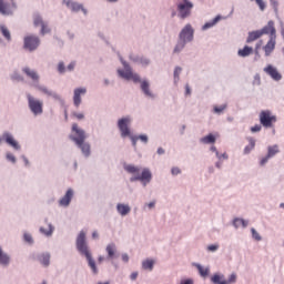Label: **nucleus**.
Instances as JSON below:
<instances>
[{"label":"nucleus","mask_w":284,"mask_h":284,"mask_svg":"<svg viewBox=\"0 0 284 284\" xmlns=\"http://www.w3.org/2000/svg\"><path fill=\"white\" fill-rule=\"evenodd\" d=\"M77 248L78 251L85 255L89 266L91 267L93 274H99V270L97 268V263L92 258V254L88 248V243H85V232L81 231L77 237Z\"/></svg>","instance_id":"f257e3e1"},{"label":"nucleus","mask_w":284,"mask_h":284,"mask_svg":"<svg viewBox=\"0 0 284 284\" xmlns=\"http://www.w3.org/2000/svg\"><path fill=\"white\" fill-rule=\"evenodd\" d=\"M72 132H74L77 136H71V141H74L84 156H90V144L85 143V131L79 129V124L73 123Z\"/></svg>","instance_id":"f03ea898"},{"label":"nucleus","mask_w":284,"mask_h":284,"mask_svg":"<svg viewBox=\"0 0 284 284\" xmlns=\"http://www.w3.org/2000/svg\"><path fill=\"white\" fill-rule=\"evenodd\" d=\"M276 115L272 113L270 110H264L260 112V123L263 128H274V123H276Z\"/></svg>","instance_id":"7ed1b4c3"},{"label":"nucleus","mask_w":284,"mask_h":284,"mask_svg":"<svg viewBox=\"0 0 284 284\" xmlns=\"http://www.w3.org/2000/svg\"><path fill=\"white\" fill-rule=\"evenodd\" d=\"M194 4L189 0H178V11L180 12V17L182 19H187L190 14H192V9Z\"/></svg>","instance_id":"20e7f679"},{"label":"nucleus","mask_w":284,"mask_h":284,"mask_svg":"<svg viewBox=\"0 0 284 284\" xmlns=\"http://www.w3.org/2000/svg\"><path fill=\"white\" fill-rule=\"evenodd\" d=\"M29 108L31 112L37 116L38 114H43V102L41 100L34 99L32 95L27 97Z\"/></svg>","instance_id":"39448f33"},{"label":"nucleus","mask_w":284,"mask_h":284,"mask_svg":"<svg viewBox=\"0 0 284 284\" xmlns=\"http://www.w3.org/2000/svg\"><path fill=\"white\" fill-rule=\"evenodd\" d=\"M118 74L126 81H133V83H141V77L138 73L132 72L130 67H125V70H118Z\"/></svg>","instance_id":"423d86ee"},{"label":"nucleus","mask_w":284,"mask_h":284,"mask_svg":"<svg viewBox=\"0 0 284 284\" xmlns=\"http://www.w3.org/2000/svg\"><path fill=\"white\" fill-rule=\"evenodd\" d=\"M41 40L37 36H28L24 38V49L34 52L39 48Z\"/></svg>","instance_id":"0eeeda50"},{"label":"nucleus","mask_w":284,"mask_h":284,"mask_svg":"<svg viewBox=\"0 0 284 284\" xmlns=\"http://www.w3.org/2000/svg\"><path fill=\"white\" fill-rule=\"evenodd\" d=\"M130 123H132V120L128 116L118 121V128L123 139H125V136H130Z\"/></svg>","instance_id":"6e6552de"},{"label":"nucleus","mask_w":284,"mask_h":284,"mask_svg":"<svg viewBox=\"0 0 284 284\" xmlns=\"http://www.w3.org/2000/svg\"><path fill=\"white\" fill-rule=\"evenodd\" d=\"M33 26L34 28H41L40 34H50V27H48V22H44L43 18L40 14L33 16Z\"/></svg>","instance_id":"1a4fd4ad"},{"label":"nucleus","mask_w":284,"mask_h":284,"mask_svg":"<svg viewBox=\"0 0 284 284\" xmlns=\"http://www.w3.org/2000/svg\"><path fill=\"white\" fill-rule=\"evenodd\" d=\"M192 39H194V29L192 28V24H186L180 32V41L187 43L192 41Z\"/></svg>","instance_id":"9d476101"},{"label":"nucleus","mask_w":284,"mask_h":284,"mask_svg":"<svg viewBox=\"0 0 284 284\" xmlns=\"http://www.w3.org/2000/svg\"><path fill=\"white\" fill-rule=\"evenodd\" d=\"M214 284H233L236 283V274L232 273L229 280H223V275L215 274L211 278Z\"/></svg>","instance_id":"9b49d317"},{"label":"nucleus","mask_w":284,"mask_h":284,"mask_svg":"<svg viewBox=\"0 0 284 284\" xmlns=\"http://www.w3.org/2000/svg\"><path fill=\"white\" fill-rule=\"evenodd\" d=\"M264 72L273 79V81H281L283 79V75L281 72H278V69H276L274 65L268 64L264 68Z\"/></svg>","instance_id":"f8f14e48"},{"label":"nucleus","mask_w":284,"mask_h":284,"mask_svg":"<svg viewBox=\"0 0 284 284\" xmlns=\"http://www.w3.org/2000/svg\"><path fill=\"white\" fill-rule=\"evenodd\" d=\"M130 181L131 183H134V181H142V182L150 183V181H152V173L150 172V170L144 169L141 175L133 176L130 179Z\"/></svg>","instance_id":"ddd939ff"},{"label":"nucleus","mask_w":284,"mask_h":284,"mask_svg":"<svg viewBox=\"0 0 284 284\" xmlns=\"http://www.w3.org/2000/svg\"><path fill=\"white\" fill-rule=\"evenodd\" d=\"M2 139L6 141V143H8V145L13 148V150H21V145H19V142L14 140V136H12V134L4 132L2 134Z\"/></svg>","instance_id":"4468645a"},{"label":"nucleus","mask_w":284,"mask_h":284,"mask_svg":"<svg viewBox=\"0 0 284 284\" xmlns=\"http://www.w3.org/2000/svg\"><path fill=\"white\" fill-rule=\"evenodd\" d=\"M260 32L263 34H270V37H274L276 39V28H274V21H268L267 24L260 30Z\"/></svg>","instance_id":"2eb2a0df"},{"label":"nucleus","mask_w":284,"mask_h":284,"mask_svg":"<svg viewBox=\"0 0 284 284\" xmlns=\"http://www.w3.org/2000/svg\"><path fill=\"white\" fill-rule=\"evenodd\" d=\"M276 49V38L270 37V40L263 47V50L265 52V57H270L272 52Z\"/></svg>","instance_id":"dca6fc26"},{"label":"nucleus","mask_w":284,"mask_h":284,"mask_svg":"<svg viewBox=\"0 0 284 284\" xmlns=\"http://www.w3.org/2000/svg\"><path fill=\"white\" fill-rule=\"evenodd\" d=\"M72 196H74V191L72 189H69L65 193V195L59 201V205L62 207H68L72 201Z\"/></svg>","instance_id":"f3484780"},{"label":"nucleus","mask_w":284,"mask_h":284,"mask_svg":"<svg viewBox=\"0 0 284 284\" xmlns=\"http://www.w3.org/2000/svg\"><path fill=\"white\" fill-rule=\"evenodd\" d=\"M88 90L85 88H78L74 90V95H73V104L75 108H79L81 105V94H85Z\"/></svg>","instance_id":"a211bd4d"},{"label":"nucleus","mask_w":284,"mask_h":284,"mask_svg":"<svg viewBox=\"0 0 284 284\" xmlns=\"http://www.w3.org/2000/svg\"><path fill=\"white\" fill-rule=\"evenodd\" d=\"M0 14H3L4 17H10V14H12V8L6 0H0Z\"/></svg>","instance_id":"6ab92c4d"},{"label":"nucleus","mask_w":284,"mask_h":284,"mask_svg":"<svg viewBox=\"0 0 284 284\" xmlns=\"http://www.w3.org/2000/svg\"><path fill=\"white\" fill-rule=\"evenodd\" d=\"M63 3H65L67 8L72 10V12H79L80 10H83V4H79L72 0H63Z\"/></svg>","instance_id":"aec40b11"},{"label":"nucleus","mask_w":284,"mask_h":284,"mask_svg":"<svg viewBox=\"0 0 284 284\" xmlns=\"http://www.w3.org/2000/svg\"><path fill=\"white\" fill-rule=\"evenodd\" d=\"M263 37V33L261 30L251 31L248 32L246 43H254V41H257V39H261Z\"/></svg>","instance_id":"412c9836"},{"label":"nucleus","mask_w":284,"mask_h":284,"mask_svg":"<svg viewBox=\"0 0 284 284\" xmlns=\"http://www.w3.org/2000/svg\"><path fill=\"white\" fill-rule=\"evenodd\" d=\"M116 210L121 216H128V214L131 212L130 205L121 203L116 205Z\"/></svg>","instance_id":"4be33fe9"},{"label":"nucleus","mask_w":284,"mask_h":284,"mask_svg":"<svg viewBox=\"0 0 284 284\" xmlns=\"http://www.w3.org/2000/svg\"><path fill=\"white\" fill-rule=\"evenodd\" d=\"M254 53V49L252 47L245 45L243 49L237 51L239 57H250V54Z\"/></svg>","instance_id":"5701e85b"},{"label":"nucleus","mask_w":284,"mask_h":284,"mask_svg":"<svg viewBox=\"0 0 284 284\" xmlns=\"http://www.w3.org/2000/svg\"><path fill=\"white\" fill-rule=\"evenodd\" d=\"M23 72L24 74H27V77H29V79H32L33 81H39V74L37 73V71L30 68H24Z\"/></svg>","instance_id":"b1692460"},{"label":"nucleus","mask_w":284,"mask_h":284,"mask_svg":"<svg viewBox=\"0 0 284 284\" xmlns=\"http://www.w3.org/2000/svg\"><path fill=\"white\" fill-rule=\"evenodd\" d=\"M0 32L7 41H12V36L10 34V30L8 29V27H6V24L0 26Z\"/></svg>","instance_id":"393cba45"},{"label":"nucleus","mask_w":284,"mask_h":284,"mask_svg":"<svg viewBox=\"0 0 284 284\" xmlns=\"http://www.w3.org/2000/svg\"><path fill=\"white\" fill-rule=\"evenodd\" d=\"M141 90L146 97H152V92L150 91V82H148L146 80H143L141 82Z\"/></svg>","instance_id":"a878e982"},{"label":"nucleus","mask_w":284,"mask_h":284,"mask_svg":"<svg viewBox=\"0 0 284 284\" xmlns=\"http://www.w3.org/2000/svg\"><path fill=\"white\" fill-rule=\"evenodd\" d=\"M254 148H256V140H254L253 138H250L248 145L245 146L244 149V154H250Z\"/></svg>","instance_id":"bb28decb"},{"label":"nucleus","mask_w":284,"mask_h":284,"mask_svg":"<svg viewBox=\"0 0 284 284\" xmlns=\"http://www.w3.org/2000/svg\"><path fill=\"white\" fill-rule=\"evenodd\" d=\"M39 261L42 265L48 267L50 265V254L43 253L39 256Z\"/></svg>","instance_id":"cd10ccee"},{"label":"nucleus","mask_w":284,"mask_h":284,"mask_svg":"<svg viewBox=\"0 0 284 284\" xmlns=\"http://www.w3.org/2000/svg\"><path fill=\"white\" fill-rule=\"evenodd\" d=\"M9 263H10V256L3 253V251L0 248V265H8Z\"/></svg>","instance_id":"c85d7f7f"},{"label":"nucleus","mask_w":284,"mask_h":284,"mask_svg":"<svg viewBox=\"0 0 284 284\" xmlns=\"http://www.w3.org/2000/svg\"><path fill=\"white\" fill-rule=\"evenodd\" d=\"M114 252H116V245H114V243H111L106 246V253L109 258H113L114 257Z\"/></svg>","instance_id":"c756f323"},{"label":"nucleus","mask_w":284,"mask_h":284,"mask_svg":"<svg viewBox=\"0 0 284 284\" xmlns=\"http://www.w3.org/2000/svg\"><path fill=\"white\" fill-rule=\"evenodd\" d=\"M202 143L210 144V143H216V138L213 134H209L201 139Z\"/></svg>","instance_id":"7c9ffc66"},{"label":"nucleus","mask_w":284,"mask_h":284,"mask_svg":"<svg viewBox=\"0 0 284 284\" xmlns=\"http://www.w3.org/2000/svg\"><path fill=\"white\" fill-rule=\"evenodd\" d=\"M275 154H278V145L268 146L267 159H272Z\"/></svg>","instance_id":"2f4dec72"},{"label":"nucleus","mask_w":284,"mask_h":284,"mask_svg":"<svg viewBox=\"0 0 284 284\" xmlns=\"http://www.w3.org/2000/svg\"><path fill=\"white\" fill-rule=\"evenodd\" d=\"M233 225H234V227H241V225H242V227H245L247 225V221L236 217L233 221Z\"/></svg>","instance_id":"473e14b6"},{"label":"nucleus","mask_w":284,"mask_h":284,"mask_svg":"<svg viewBox=\"0 0 284 284\" xmlns=\"http://www.w3.org/2000/svg\"><path fill=\"white\" fill-rule=\"evenodd\" d=\"M220 19H221V17H216L213 21L206 22V23L202 27V29H203V30H209V28H214V26H216V23H219Z\"/></svg>","instance_id":"72a5a7b5"},{"label":"nucleus","mask_w":284,"mask_h":284,"mask_svg":"<svg viewBox=\"0 0 284 284\" xmlns=\"http://www.w3.org/2000/svg\"><path fill=\"white\" fill-rule=\"evenodd\" d=\"M143 270H154V262L152 260H146L142 263Z\"/></svg>","instance_id":"f704fd0d"},{"label":"nucleus","mask_w":284,"mask_h":284,"mask_svg":"<svg viewBox=\"0 0 284 284\" xmlns=\"http://www.w3.org/2000/svg\"><path fill=\"white\" fill-rule=\"evenodd\" d=\"M40 232L45 234V236H51L52 232H54V227H52V224H48V229L40 227Z\"/></svg>","instance_id":"c9c22d12"},{"label":"nucleus","mask_w":284,"mask_h":284,"mask_svg":"<svg viewBox=\"0 0 284 284\" xmlns=\"http://www.w3.org/2000/svg\"><path fill=\"white\" fill-rule=\"evenodd\" d=\"M196 268H197L200 275L203 277H205L210 274V268H205V267L201 266V264H197Z\"/></svg>","instance_id":"e433bc0d"},{"label":"nucleus","mask_w":284,"mask_h":284,"mask_svg":"<svg viewBox=\"0 0 284 284\" xmlns=\"http://www.w3.org/2000/svg\"><path fill=\"white\" fill-rule=\"evenodd\" d=\"M124 170L129 172V174H136V172H139V168L134 165H126L124 166Z\"/></svg>","instance_id":"4c0bfd02"},{"label":"nucleus","mask_w":284,"mask_h":284,"mask_svg":"<svg viewBox=\"0 0 284 284\" xmlns=\"http://www.w3.org/2000/svg\"><path fill=\"white\" fill-rule=\"evenodd\" d=\"M185 43L183 40H181L174 48V52H181V50H183V48H185Z\"/></svg>","instance_id":"58836bf2"},{"label":"nucleus","mask_w":284,"mask_h":284,"mask_svg":"<svg viewBox=\"0 0 284 284\" xmlns=\"http://www.w3.org/2000/svg\"><path fill=\"white\" fill-rule=\"evenodd\" d=\"M227 108V104H223L221 106H214L215 114H221L225 109Z\"/></svg>","instance_id":"ea45409f"},{"label":"nucleus","mask_w":284,"mask_h":284,"mask_svg":"<svg viewBox=\"0 0 284 284\" xmlns=\"http://www.w3.org/2000/svg\"><path fill=\"white\" fill-rule=\"evenodd\" d=\"M251 232H252V236L255 241H261L262 237L261 235L258 234V232H256V229H251Z\"/></svg>","instance_id":"a19ab883"},{"label":"nucleus","mask_w":284,"mask_h":284,"mask_svg":"<svg viewBox=\"0 0 284 284\" xmlns=\"http://www.w3.org/2000/svg\"><path fill=\"white\" fill-rule=\"evenodd\" d=\"M40 91L43 92V94H47L48 97H54V92L48 90V88L45 87L40 88Z\"/></svg>","instance_id":"79ce46f5"},{"label":"nucleus","mask_w":284,"mask_h":284,"mask_svg":"<svg viewBox=\"0 0 284 284\" xmlns=\"http://www.w3.org/2000/svg\"><path fill=\"white\" fill-rule=\"evenodd\" d=\"M255 2L258 6L260 10L263 12V10H265V8H266L265 1H263V0H255Z\"/></svg>","instance_id":"37998d69"},{"label":"nucleus","mask_w":284,"mask_h":284,"mask_svg":"<svg viewBox=\"0 0 284 284\" xmlns=\"http://www.w3.org/2000/svg\"><path fill=\"white\" fill-rule=\"evenodd\" d=\"M58 72L60 74H64V72H65V64L63 62H59V64H58Z\"/></svg>","instance_id":"c03bdc74"},{"label":"nucleus","mask_w":284,"mask_h":284,"mask_svg":"<svg viewBox=\"0 0 284 284\" xmlns=\"http://www.w3.org/2000/svg\"><path fill=\"white\" fill-rule=\"evenodd\" d=\"M72 116L78 119V121H82V119H85V115L83 113L73 112Z\"/></svg>","instance_id":"a18cd8bd"},{"label":"nucleus","mask_w":284,"mask_h":284,"mask_svg":"<svg viewBox=\"0 0 284 284\" xmlns=\"http://www.w3.org/2000/svg\"><path fill=\"white\" fill-rule=\"evenodd\" d=\"M271 6L275 12H278V1L277 0H271Z\"/></svg>","instance_id":"49530a36"},{"label":"nucleus","mask_w":284,"mask_h":284,"mask_svg":"<svg viewBox=\"0 0 284 284\" xmlns=\"http://www.w3.org/2000/svg\"><path fill=\"white\" fill-rule=\"evenodd\" d=\"M263 126H261V124H255L251 128V132H261Z\"/></svg>","instance_id":"de8ad7c7"},{"label":"nucleus","mask_w":284,"mask_h":284,"mask_svg":"<svg viewBox=\"0 0 284 284\" xmlns=\"http://www.w3.org/2000/svg\"><path fill=\"white\" fill-rule=\"evenodd\" d=\"M8 161H11V163H17V158L12 153H7Z\"/></svg>","instance_id":"09e8293b"},{"label":"nucleus","mask_w":284,"mask_h":284,"mask_svg":"<svg viewBox=\"0 0 284 284\" xmlns=\"http://www.w3.org/2000/svg\"><path fill=\"white\" fill-rule=\"evenodd\" d=\"M183 69L181 67H176L174 70V79H179V75L181 74Z\"/></svg>","instance_id":"8fccbe9b"},{"label":"nucleus","mask_w":284,"mask_h":284,"mask_svg":"<svg viewBox=\"0 0 284 284\" xmlns=\"http://www.w3.org/2000/svg\"><path fill=\"white\" fill-rule=\"evenodd\" d=\"M261 45H263V40H260V41L256 43L255 50H254L255 54H258V50H261Z\"/></svg>","instance_id":"3c124183"},{"label":"nucleus","mask_w":284,"mask_h":284,"mask_svg":"<svg viewBox=\"0 0 284 284\" xmlns=\"http://www.w3.org/2000/svg\"><path fill=\"white\" fill-rule=\"evenodd\" d=\"M209 252H216V250H219V245L216 244H212L207 246Z\"/></svg>","instance_id":"603ef678"},{"label":"nucleus","mask_w":284,"mask_h":284,"mask_svg":"<svg viewBox=\"0 0 284 284\" xmlns=\"http://www.w3.org/2000/svg\"><path fill=\"white\" fill-rule=\"evenodd\" d=\"M131 141H132V145L133 148H136V141H139V136H133V135H129Z\"/></svg>","instance_id":"864d4df0"},{"label":"nucleus","mask_w":284,"mask_h":284,"mask_svg":"<svg viewBox=\"0 0 284 284\" xmlns=\"http://www.w3.org/2000/svg\"><path fill=\"white\" fill-rule=\"evenodd\" d=\"M171 173L173 174V176H176L178 174H181V169H179V168H173V169L171 170Z\"/></svg>","instance_id":"5fc2aeb1"},{"label":"nucleus","mask_w":284,"mask_h":284,"mask_svg":"<svg viewBox=\"0 0 284 284\" xmlns=\"http://www.w3.org/2000/svg\"><path fill=\"white\" fill-rule=\"evenodd\" d=\"M24 241H26L27 243H32V235L26 233V234H24Z\"/></svg>","instance_id":"6e6d98bb"},{"label":"nucleus","mask_w":284,"mask_h":284,"mask_svg":"<svg viewBox=\"0 0 284 284\" xmlns=\"http://www.w3.org/2000/svg\"><path fill=\"white\" fill-rule=\"evenodd\" d=\"M77 65V62H71L68 67H67V70H69V72H72V70H74Z\"/></svg>","instance_id":"4d7b16f0"},{"label":"nucleus","mask_w":284,"mask_h":284,"mask_svg":"<svg viewBox=\"0 0 284 284\" xmlns=\"http://www.w3.org/2000/svg\"><path fill=\"white\" fill-rule=\"evenodd\" d=\"M138 139H140V141H142L143 143H148V135H140L138 136Z\"/></svg>","instance_id":"13d9d810"},{"label":"nucleus","mask_w":284,"mask_h":284,"mask_svg":"<svg viewBox=\"0 0 284 284\" xmlns=\"http://www.w3.org/2000/svg\"><path fill=\"white\" fill-rule=\"evenodd\" d=\"M138 276H139V273L133 272V273L131 274L130 278H131V281H136Z\"/></svg>","instance_id":"bf43d9fd"},{"label":"nucleus","mask_w":284,"mask_h":284,"mask_svg":"<svg viewBox=\"0 0 284 284\" xmlns=\"http://www.w3.org/2000/svg\"><path fill=\"white\" fill-rule=\"evenodd\" d=\"M254 83H256V85H261V75H255Z\"/></svg>","instance_id":"052dcab7"},{"label":"nucleus","mask_w":284,"mask_h":284,"mask_svg":"<svg viewBox=\"0 0 284 284\" xmlns=\"http://www.w3.org/2000/svg\"><path fill=\"white\" fill-rule=\"evenodd\" d=\"M267 161H270V158H267V155L265 156V158H263L262 160H261V165H265V163H267Z\"/></svg>","instance_id":"680f3d73"},{"label":"nucleus","mask_w":284,"mask_h":284,"mask_svg":"<svg viewBox=\"0 0 284 284\" xmlns=\"http://www.w3.org/2000/svg\"><path fill=\"white\" fill-rule=\"evenodd\" d=\"M122 261L128 263V261H130V256H128V254H122Z\"/></svg>","instance_id":"e2e57ef3"},{"label":"nucleus","mask_w":284,"mask_h":284,"mask_svg":"<svg viewBox=\"0 0 284 284\" xmlns=\"http://www.w3.org/2000/svg\"><path fill=\"white\" fill-rule=\"evenodd\" d=\"M181 284H194L192 280L182 281Z\"/></svg>","instance_id":"0e129e2a"},{"label":"nucleus","mask_w":284,"mask_h":284,"mask_svg":"<svg viewBox=\"0 0 284 284\" xmlns=\"http://www.w3.org/2000/svg\"><path fill=\"white\" fill-rule=\"evenodd\" d=\"M185 92H186V94H192V91L190 90V85L189 84L185 85Z\"/></svg>","instance_id":"69168bd1"},{"label":"nucleus","mask_w":284,"mask_h":284,"mask_svg":"<svg viewBox=\"0 0 284 284\" xmlns=\"http://www.w3.org/2000/svg\"><path fill=\"white\" fill-rule=\"evenodd\" d=\"M158 154H165V150H163V148H159L158 149Z\"/></svg>","instance_id":"338daca9"},{"label":"nucleus","mask_w":284,"mask_h":284,"mask_svg":"<svg viewBox=\"0 0 284 284\" xmlns=\"http://www.w3.org/2000/svg\"><path fill=\"white\" fill-rule=\"evenodd\" d=\"M281 34L284 38V26L283 24H282V28H281Z\"/></svg>","instance_id":"774afa93"}]
</instances>
